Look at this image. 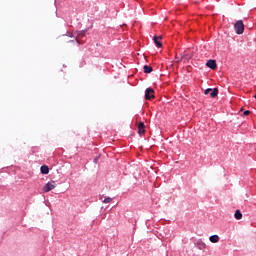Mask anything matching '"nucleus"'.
<instances>
[{
    "label": "nucleus",
    "instance_id": "nucleus-14",
    "mask_svg": "<svg viewBox=\"0 0 256 256\" xmlns=\"http://www.w3.org/2000/svg\"><path fill=\"white\" fill-rule=\"evenodd\" d=\"M75 41H77V38H74Z\"/></svg>",
    "mask_w": 256,
    "mask_h": 256
},
{
    "label": "nucleus",
    "instance_id": "nucleus-15",
    "mask_svg": "<svg viewBox=\"0 0 256 256\" xmlns=\"http://www.w3.org/2000/svg\"><path fill=\"white\" fill-rule=\"evenodd\" d=\"M254 97H255V99H256V94H255V96H254Z\"/></svg>",
    "mask_w": 256,
    "mask_h": 256
},
{
    "label": "nucleus",
    "instance_id": "nucleus-13",
    "mask_svg": "<svg viewBox=\"0 0 256 256\" xmlns=\"http://www.w3.org/2000/svg\"><path fill=\"white\" fill-rule=\"evenodd\" d=\"M244 115H245V116H247V115H251V111L246 110V111L244 112Z\"/></svg>",
    "mask_w": 256,
    "mask_h": 256
},
{
    "label": "nucleus",
    "instance_id": "nucleus-10",
    "mask_svg": "<svg viewBox=\"0 0 256 256\" xmlns=\"http://www.w3.org/2000/svg\"><path fill=\"white\" fill-rule=\"evenodd\" d=\"M209 240L211 243H219V237L217 235L210 236Z\"/></svg>",
    "mask_w": 256,
    "mask_h": 256
},
{
    "label": "nucleus",
    "instance_id": "nucleus-5",
    "mask_svg": "<svg viewBox=\"0 0 256 256\" xmlns=\"http://www.w3.org/2000/svg\"><path fill=\"white\" fill-rule=\"evenodd\" d=\"M161 39H163V36H154L153 41L156 45V47H163V43H161Z\"/></svg>",
    "mask_w": 256,
    "mask_h": 256
},
{
    "label": "nucleus",
    "instance_id": "nucleus-7",
    "mask_svg": "<svg viewBox=\"0 0 256 256\" xmlns=\"http://www.w3.org/2000/svg\"><path fill=\"white\" fill-rule=\"evenodd\" d=\"M138 133L139 135H143V133H145V123L143 122L138 123Z\"/></svg>",
    "mask_w": 256,
    "mask_h": 256
},
{
    "label": "nucleus",
    "instance_id": "nucleus-8",
    "mask_svg": "<svg viewBox=\"0 0 256 256\" xmlns=\"http://www.w3.org/2000/svg\"><path fill=\"white\" fill-rule=\"evenodd\" d=\"M40 171L42 175H49V166L42 165Z\"/></svg>",
    "mask_w": 256,
    "mask_h": 256
},
{
    "label": "nucleus",
    "instance_id": "nucleus-12",
    "mask_svg": "<svg viewBox=\"0 0 256 256\" xmlns=\"http://www.w3.org/2000/svg\"><path fill=\"white\" fill-rule=\"evenodd\" d=\"M111 201H113V198H111V197H106V198L103 200V203H111Z\"/></svg>",
    "mask_w": 256,
    "mask_h": 256
},
{
    "label": "nucleus",
    "instance_id": "nucleus-4",
    "mask_svg": "<svg viewBox=\"0 0 256 256\" xmlns=\"http://www.w3.org/2000/svg\"><path fill=\"white\" fill-rule=\"evenodd\" d=\"M53 189H55V182H48L44 185L42 191L44 193H49V191H53Z\"/></svg>",
    "mask_w": 256,
    "mask_h": 256
},
{
    "label": "nucleus",
    "instance_id": "nucleus-3",
    "mask_svg": "<svg viewBox=\"0 0 256 256\" xmlns=\"http://www.w3.org/2000/svg\"><path fill=\"white\" fill-rule=\"evenodd\" d=\"M145 99L151 101V99H155V90L153 88H147L145 91Z\"/></svg>",
    "mask_w": 256,
    "mask_h": 256
},
{
    "label": "nucleus",
    "instance_id": "nucleus-2",
    "mask_svg": "<svg viewBox=\"0 0 256 256\" xmlns=\"http://www.w3.org/2000/svg\"><path fill=\"white\" fill-rule=\"evenodd\" d=\"M204 93H205V95L210 94V97H212V99H215V97H217V95H219V89H217V88H214V89L208 88L204 91Z\"/></svg>",
    "mask_w": 256,
    "mask_h": 256
},
{
    "label": "nucleus",
    "instance_id": "nucleus-9",
    "mask_svg": "<svg viewBox=\"0 0 256 256\" xmlns=\"http://www.w3.org/2000/svg\"><path fill=\"white\" fill-rule=\"evenodd\" d=\"M235 219L240 220L243 219V214L241 213V210H236L234 214Z\"/></svg>",
    "mask_w": 256,
    "mask_h": 256
},
{
    "label": "nucleus",
    "instance_id": "nucleus-1",
    "mask_svg": "<svg viewBox=\"0 0 256 256\" xmlns=\"http://www.w3.org/2000/svg\"><path fill=\"white\" fill-rule=\"evenodd\" d=\"M234 30L237 35H243V33H245V24L243 23V20H238L234 24Z\"/></svg>",
    "mask_w": 256,
    "mask_h": 256
},
{
    "label": "nucleus",
    "instance_id": "nucleus-11",
    "mask_svg": "<svg viewBox=\"0 0 256 256\" xmlns=\"http://www.w3.org/2000/svg\"><path fill=\"white\" fill-rule=\"evenodd\" d=\"M144 73H153V67L145 65L144 66Z\"/></svg>",
    "mask_w": 256,
    "mask_h": 256
},
{
    "label": "nucleus",
    "instance_id": "nucleus-6",
    "mask_svg": "<svg viewBox=\"0 0 256 256\" xmlns=\"http://www.w3.org/2000/svg\"><path fill=\"white\" fill-rule=\"evenodd\" d=\"M206 65L209 67V69H212V71L217 69V62L215 60H208Z\"/></svg>",
    "mask_w": 256,
    "mask_h": 256
}]
</instances>
